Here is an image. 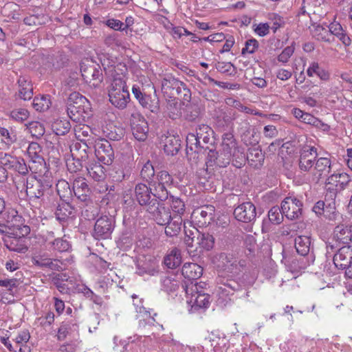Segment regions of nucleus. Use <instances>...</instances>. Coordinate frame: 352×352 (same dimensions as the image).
I'll use <instances>...</instances> for the list:
<instances>
[{
    "label": "nucleus",
    "instance_id": "nucleus-26",
    "mask_svg": "<svg viewBox=\"0 0 352 352\" xmlns=\"http://www.w3.org/2000/svg\"><path fill=\"white\" fill-rule=\"evenodd\" d=\"M194 214L198 222L202 226L208 225L214 219V207L211 205L203 206L196 210Z\"/></svg>",
    "mask_w": 352,
    "mask_h": 352
},
{
    "label": "nucleus",
    "instance_id": "nucleus-56",
    "mask_svg": "<svg viewBox=\"0 0 352 352\" xmlns=\"http://www.w3.org/2000/svg\"><path fill=\"white\" fill-rule=\"evenodd\" d=\"M215 67L219 72L229 76H234L236 74V67L230 62H217Z\"/></svg>",
    "mask_w": 352,
    "mask_h": 352
},
{
    "label": "nucleus",
    "instance_id": "nucleus-50",
    "mask_svg": "<svg viewBox=\"0 0 352 352\" xmlns=\"http://www.w3.org/2000/svg\"><path fill=\"white\" fill-rule=\"evenodd\" d=\"M85 203L86 206L82 211V217L89 221L94 220L99 214L98 205L93 203L91 200Z\"/></svg>",
    "mask_w": 352,
    "mask_h": 352
},
{
    "label": "nucleus",
    "instance_id": "nucleus-23",
    "mask_svg": "<svg viewBox=\"0 0 352 352\" xmlns=\"http://www.w3.org/2000/svg\"><path fill=\"white\" fill-rule=\"evenodd\" d=\"M197 138L201 142L202 145H204V148H209L208 145H212L214 140V131L210 126L207 124H200L197 126L196 131Z\"/></svg>",
    "mask_w": 352,
    "mask_h": 352
},
{
    "label": "nucleus",
    "instance_id": "nucleus-41",
    "mask_svg": "<svg viewBox=\"0 0 352 352\" xmlns=\"http://www.w3.org/2000/svg\"><path fill=\"white\" fill-rule=\"evenodd\" d=\"M86 169L89 175L95 181H101L105 177V168L98 162L89 164Z\"/></svg>",
    "mask_w": 352,
    "mask_h": 352
},
{
    "label": "nucleus",
    "instance_id": "nucleus-52",
    "mask_svg": "<svg viewBox=\"0 0 352 352\" xmlns=\"http://www.w3.org/2000/svg\"><path fill=\"white\" fill-rule=\"evenodd\" d=\"M232 162L234 166L240 168L242 165L245 164L247 160V155L245 154L243 148L237 146L232 153Z\"/></svg>",
    "mask_w": 352,
    "mask_h": 352
},
{
    "label": "nucleus",
    "instance_id": "nucleus-32",
    "mask_svg": "<svg viewBox=\"0 0 352 352\" xmlns=\"http://www.w3.org/2000/svg\"><path fill=\"white\" fill-rule=\"evenodd\" d=\"M164 265L169 269H175L182 263L181 251L177 248H172L164 258Z\"/></svg>",
    "mask_w": 352,
    "mask_h": 352
},
{
    "label": "nucleus",
    "instance_id": "nucleus-43",
    "mask_svg": "<svg viewBox=\"0 0 352 352\" xmlns=\"http://www.w3.org/2000/svg\"><path fill=\"white\" fill-rule=\"evenodd\" d=\"M201 148H204L201 142H199L195 133H190L186 137V153L189 155L190 151L199 153Z\"/></svg>",
    "mask_w": 352,
    "mask_h": 352
},
{
    "label": "nucleus",
    "instance_id": "nucleus-59",
    "mask_svg": "<svg viewBox=\"0 0 352 352\" xmlns=\"http://www.w3.org/2000/svg\"><path fill=\"white\" fill-rule=\"evenodd\" d=\"M192 227V229H189L186 226V223H184V231L185 234V243L188 247H193V241L196 235L199 236L200 234L197 228L195 227L190 226Z\"/></svg>",
    "mask_w": 352,
    "mask_h": 352
},
{
    "label": "nucleus",
    "instance_id": "nucleus-64",
    "mask_svg": "<svg viewBox=\"0 0 352 352\" xmlns=\"http://www.w3.org/2000/svg\"><path fill=\"white\" fill-rule=\"evenodd\" d=\"M104 43L107 46L113 48L122 46L123 42L118 33H113L105 37Z\"/></svg>",
    "mask_w": 352,
    "mask_h": 352
},
{
    "label": "nucleus",
    "instance_id": "nucleus-3",
    "mask_svg": "<svg viewBox=\"0 0 352 352\" xmlns=\"http://www.w3.org/2000/svg\"><path fill=\"white\" fill-rule=\"evenodd\" d=\"M115 225L116 221L113 216H101L95 223L93 236L98 240L109 239L115 228Z\"/></svg>",
    "mask_w": 352,
    "mask_h": 352
},
{
    "label": "nucleus",
    "instance_id": "nucleus-57",
    "mask_svg": "<svg viewBox=\"0 0 352 352\" xmlns=\"http://www.w3.org/2000/svg\"><path fill=\"white\" fill-rule=\"evenodd\" d=\"M167 115L172 120H176L181 116L182 112L179 104L175 100H172L168 103Z\"/></svg>",
    "mask_w": 352,
    "mask_h": 352
},
{
    "label": "nucleus",
    "instance_id": "nucleus-31",
    "mask_svg": "<svg viewBox=\"0 0 352 352\" xmlns=\"http://www.w3.org/2000/svg\"><path fill=\"white\" fill-rule=\"evenodd\" d=\"M326 27L329 28L328 30L329 33H331V38L332 40H333V35H334L341 41L344 45H350L351 40L339 23L333 22L329 25H326Z\"/></svg>",
    "mask_w": 352,
    "mask_h": 352
},
{
    "label": "nucleus",
    "instance_id": "nucleus-17",
    "mask_svg": "<svg viewBox=\"0 0 352 352\" xmlns=\"http://www.w3.org/2000/svg\"><path fill=\"white\" fill-rule=\"evenodd\" d=\"M318 157L317 149L314 146H305L300 151L299 168L302 171L308 172L315 164Z\"/></svg>",
    "mask_w": 352,
    "mask_h": 352
},
{
    "label": "nucleus",
    "instance_id": "nucleus-47",
    "mask_svg": "<svg viewBox=\"0 0 352 352\" xmlns=\"http://www.w3.org/2000/svg\"><path fill=\"white\" fill-rule=\"evenodd\" d=\"M47 245L50 249L58 252H68L72 248L70 243L64 237L57 238L52 241H50L48 242Z\"/></svg>",
    "mask_w": 352,
    "mask_h": 352
},
{
    "label": "nucleus",
    "instance_id": "nucleus-45",
    "mask_svg": "<svg viewBox=\"0 0 352 352\" xmlns=\"http://www.w3.org/2000/svg\"><path fill=\"white\" fill-rule=\"evenodd\" d=\"M23 238H10L5 241V246L10 251L25 253L28 250Z\"/></svg>",
    "mask_w": 352,
    "mask_h": 352
},
{
    "label": "nucleus",
    "instance_id": "nucleus-40",
    "mask_svg": "<svg viewBox=\"0 0 352 352\" xmlns=\"http://www.w3.org/2000/svg\"><path fill=\"white\" fill-rule=\"evenodd\" d=\"M136 267V273L140 276H144L145 274L154 276L155 274L157 272L155 264L150 261H146L145 260L139 259L137 262Z\"/></svg>",
    "mask_w": 352,
    "mask_h": 352
},
{
    "label": "nucleus",
    "instance_id": "nucleus-8",
    "mask_svg": "<svg viewBox=\"0 0 352 352\" xmlns=\"http://www.w3.org/2000/svg\"><path fill=\"white\" fill-rule=\"evenodd\" d=\"M130 123L132 133L138 141H144L148 136V125L145 118L138 112L131 116Z\"/></svg>",
    "mask_w": 352,
    "mask_h": 352
},
{
    "label": "nucleus",
    "instance_id": "nucleus-30",
    "mask_svg": "<svg viewBox=\"0 0 352 352\" xmlns=\"http://www.w3.org/2000/svg\"><path fill=\"white\" fill-rule=\"evenodd\" d=\"M182 217L179 214H173L168 223L165 226V234L168 236H177L181 231L182 225L184 226Z\"/></svg>",
    "mask_w": 352,
    "mask_h": 352
},
{
    "label": "nucleus",
    "instance_id": "nucleus-55",
    "mask_svg": "<svg viewBox=\"0 0 352 352\" xmlns=\"http://www.w3.org/2000/svg\"><path fill=\"white\" fill-rule=\"evenodd\" d=\"M51 102L46 96L35 97L32 105L37 111H45L50 107Z\"/></svg>",
    "mask_w": 352,
    "mask_h": 352
},
{
    "label": "nucleus",
    "instance_id": "nucleus-22",
    "mask_svg": "<svg viewBox=\"0 0 352 352\" xmlns=\"http://www.w3.org/2000/svg\"><path fill=\"white\" fill-rule=\"evenodd\" d=\"M351 181L349 175L344 172L331 174L327 179V184L336 188L338 191H342L346 189Z\"/></svg>",
    "mask_w": 352,
    "mask_h": 352
},
{
    "label": "nucleus",
    "instance_id": "nucleus-44",
    "mask_svg": "<svg viewBox=\"0 0 352 352\" xmlns=\"http://www.w3.org/2000/svg\"><path fill=\"white\" fill-rule=\"evenodd\" d=\"M119 91L129 90L125 76L117 74L113 76L111 83L108 89V93H110V91L118 92Z\"/></svg>",
    "mask_w": 352,
    "mask_h": 352
},
{
    "label": "nucleus",
    "instance_id": "nucleus-4",
    "mask_svg": "<svg viewBox=\"0 0 352 352\" xmlns=\"http://www.w3.org/2000/svg\"><path fill=\"white\" fill-rule=\"evenodd\" d=\"M23 186L21 192L25 191L30 199H40L47 190H50L51 185L49 183L43 184L40 180H36L35 177L29 179L23 178L21 180Z\"/></svg>",
    "mask_w": 352,
    "mask_h": 352
},
{
    "label": "nucleus",
    "instance_id": "nucleus-13",
    "mask_svg": "<svg viewBox=\"0 0 352 352\" xmlns=\"http://www.w3.org/2000/svg\"><path fill=\"white\" fill-rule=\"evenodd\" d=\"M22 281L18 278L0 279V286L3 287L2 292V300L3 302L12 303L18 294V287Z\"/></svg>",
    "mask_w": 352,
    "mask_h": 352
},
{
    "label": "nucleus",
    "instance_id": "nucleus-46",
    "mask_svg": "<svg viewBox=\"0 0 352 352\" xmlns=\"http://www.w3.org/2000/svg\"><path fill=\"white\" fill-rule=\"evenodd\" d=\"M75 132L76 138L82 142L86 147H88L87 143L89 144H93L92 139L90 138L92 132L88 126L83 125L82 126H78L75 129Z\"/></svg>",
    "mask_w": 352,
    "mask_h": 352
},
{
    "label": "nucleus",
    "instance_id": "nucleus-12",
    "mask_svg": "<svg viewBox=\"0 0 352 352\" xmlns=\"http://www.w3.org/2000/svg\"><path fill=\"white\" fill-rule=\"evenodd\" d=\"M163 201H157V204L151 205V207H148L146 210L151 217L160 226H165L173 216L170 209L162 204Z\"/></svg>",
    "mask_w": 352,
    "mask_h": 352
},
{
    "label": "nucleus",
    "instance_id": "nucleus-14",
    "mask_svg": "<svg viewBox=\"0 0 352 352\" xmlns=\"http://www.w3.org/2000/svg\"><path fill=\"white\" fill-rule=\"evenodd\" d=\"M239 133L241 141L247 146H254L259 142V135L256 129L250 125L247 120L240 123Z\"/></svg>",
    "mask_w": 352,
    "mask_h": 352
},
{
    "label": "nucleus",
    "instance_id": "nucleus-33",
    "mask_svg": "<svg viewBox=\"0 0 352 352\" xmlns=\"http://www.w3.org/2000/svg\"><path fill=\"white\" fill-rule=\"evenodd\" d=\"M19 97L24 100H30L33 96V86L31 82L24 76L18 79Z\"/></svg>",
    "mask_w": 352,
    "mask_h": 352
},
{
    "label": "nucleus",
    "instance_id": "nucleus-9",
    "mask_svg": "<svg viewBox=\"0 0 352 352\" xmlns=\"http://www.w3.org/2000/svg\"><path fill=\"white\" fill-rule=\"evenodd\" d=\"M173 177L166 170L158 172L153 181H151L150 185L154 187V190L160 197L165 199L168 197V192L166 188L167 186H170L173 183Z\"/></svg>",
    "mask_w": 352,
    "mask_h": 352
},
{
    "label": "nucleus",
    "instance_id": "nucleus-48",
    "mask_svg": "<svg viewBox=\"0 0 352 352\" xmlns=\"http://www.w3.org/2000/svg\"><path fill=\"white\" fill-rule=\"evenodd\" d=\"M70 129V122L67 120H56L52 124V130L57 135L67 134Z\"/></svg>",
    "mask_w": 352,
    "mask_h": 352
},
{
    "label": "nucleus",
    "instance_id": "nucleus-37",
    "mask_svg": "<svg viewBox=\"0 0 352 352\" xmlns=\"http://www.w3.org/2000/svg\"><path fill=\"white\" fill-rule=\"evenodd\" d=\"M206 284L204 282H197L196 280L186 283L182 285V287L185 291L187 297L201 294L205 293Z\"/></svg>",
    "mask_w": 352,
    "mask_h": 352
},
{
    "label": "nucleus",
    "instance_id": "nucleus-2",
    "mask_svg": "<svg viewBox=\"0 0 352 352\" xmlns=\"http://www.w3.org/2000/svg\"><path fill=\"white\" fill-rule=\"evenodd\" d=\"M32 262L34 265L42 270L54 271H63L65 270L67 264L72 262L71 258L65 259L52 258L47 252H38L32 256Z\"/></svg>",
    "mask_w": 352,
    "mask_h": 352
},
{
    "label": "nucleus",
    "instance_id": "nucleus-35",
    "mask_svg": "<svg viewBox=\"0 0 352 352\" xmlns=\"http://www.w3.org/2000/svg\"><path fill=\"white\" fill-rule=\"evenodd\" d=\"M264 160L265 156L261 149L258 148L249 149V152L247 155V160L250 166H253L254 168H259L263 166Z\"/></svg>",
    "mask_w": 352,
    "mask_h": 352
},
{
    "label": "nucleus",
    "instance_id": "nucleus-25",
    "mask_svg": "<svg viewBox=\"0 0 352 352\" xmlns=\"http://www.w3.org/2000/svg\"><path fill=\"white\" fill-rule=\"evenodd\" d=\"M203 274V268L195 263H186L182 268V274L190 281L197 280Z\"/></svg>",
    "mask_w": 352,
    "mask_h": 352
},
{
    "label": "nucleus",
    "instance_id": "nucleus-20",
    "mask_svg": "<svg viewBox=\"0 0 352 352\" xmlns=\"http://www.w3.org/2000/svg\"><path fill=\"white\" fill-rule=\"evenodd\" d=\"M295 248L298 254L305 256H308L311 261L314 260L313 254V246L311 239L309 236L299 235L295 238Z\"/></svg>",
    "mask_w": 352,
    "mask_h": 352
},
{
    "label": "nucleus",
    "instance_id": "nucleus-42",
    "mask_svg": "<svg viewBox=\"0 0 352 352\" xmlns=\"http://www.w3.org/2000/svg\"><path fill=\"white\" fill-rule=\"evenodd\" d=\"M180 283V279L176 275L166 276L162 280V289L167 293L175 292L179 289Z\"/></svg>",
    "mask_w": 352,
    "mask_h": 352
},
{
    "label": "nucleus",
    "instance_id": "nucleus-39",
    "mask_svg": "<svg viewBox=\"0 0 352 352\" xmlns=\"http://www.w3.org/2000/svg\"><path fill=\"white\" fill-rule=\"evenodd\" d=\"M181 147V140L178 137H166L164 141V150L167 155H175L179 151Z\"/></svg>",
    "mask_w": 352,
    "mask_h": 352
},
{
    "label": "nucleus",
    "instance_id": "nucleus-6",
    "mask_svg": "<svg viewBox=\"0 0 352 352\" xmlns=\"http://www.w3.org/2000/svg\"><path fill=\"white\" fill-rule=\"evenodd\" d=\"M86 102V98L78 92L69 94L67 101V112L70 119L74 121L79 119V116L84 111Z\"/></svg>",
    "mask_w": 352,
    "mask_h": 352
},
{
    "label": "nucleus",
    "instance_id": "nucleus-51",
    "mask_svg": "<svg viewBox=\"0 0 352 352\" xmlns=\"http://www.w3.org/2000/svg\"><path fill=\"white\" fill-rule=\"evenodd\" d=\"M197 240L199 246L207 251L210 250L214 247V238L209 233L199 234Z\"/></svg>",
    "mask_w": 352,
    "mask_h": 352
},
{
    "label": "nucleus",
    "instance_id": "nucleus-54",
    "mask_svg": "<svg viewBox=\"0 0 352 352\" xmlns=\"http://www.w3.org/2000/svg\"><path fill=\"white\" fill-rule=\"evenodd\" d=\"M284 216L281 207L274 206L268 212L270 221L276 225L280 224L283 221Z\"/></svg>",
    "mask_w": 352,
    "mask_h": 352
},
{
    "label": "nucleus",
    "instance_id": "nucleus-61",
    "mask_svg": "<svg viewBox=\"0 0 352 352\" xmlns=\"http://www.w3.org/2000/svg\"><path fill=\"white\" fill-rule=\"evenodd\" d=\"M132 93L142 107H148V104L150 98L148 96L143 94L138 86H133Z\"/></svg>",
    "mask_w": 352,
    "mask_h": 352
},
{
    "label": "nucleus",
    "instance_id": "nucleus-10",
    "mask_svg": "<svg viewBox=\"0 0 352 352\" xmlns=\"http://www.w3.org/2000/svg\"><path fill=\"white\" fill-rule=\"evenodd\" d=\"M281 210L288 219H296L302 215V203L295 197H287L281 203Z\"/></svg>",
    "mask_w": 352,
    "mask_h": 352
},
{
    "label": "nucleus",
    "instance_id": "nucleus-27",
    "mask_svg": "<svg viewBox=\"0 0 352 352\" xmlns=\"http://www.w3.org/2000/svg\"><path fill=\"white\" fill-rule=\"evenodd\" d=\"M108 95L111 104L120 109H124L130 100L129 91H110Z\"/></svg>",
    "mask_w": 352,
    "mask_h": 352
},
{
    "label": "nucleus",
    "instance_id": "nucleus-60",
    "mask_svg": "<svg viewBox=\"0 0 352 352\" xmlns=\"http://www.w3.org/2000/svg\"><path fill=\"white\" fill-rule=\"evenodd\" d=\"M10 116L12 120L18 122H23L28 118L29 111L23 108L16 109L10 111Z\"/></svg>",
    "mask_w": 352,
    "mask_h": 352
},
{
    "label": "nucleus",
    "instance_id": "nucleus-19",
    "mask_svg": "<svg viewBox=\"0 0 352 352\" xmlns=\"http://www.w3.org/2000/svg\"><path fill=\"white\" fill-rule=\"evenodd\" d=\"M74 195L82 202H89L90 200L91 190L84 177H78L73 181L72 186Z\"/></svg>",
    "mask_w": 352,
    "mask_h": 352
},
{
    "label": "nucleus",
    "instance_id": "nucleus-62",
    "mask_svg": "<svg viewBox=\"0 0 352 352\" xmlns=\"http://www.w3.org/2000/svg\"><path fill=\"white\" fill-rule=\"evenodd\" d=\"M226 102L228 105L233 107L240 111L245 112L248 114H254L253 110L250 108L244 106L239 100L232 98H228L226 99Z\"/></svg>",
    "mask_w": 352,
    "mask_h": 352
},
{
    "label": "nucleus",
    "instance_id": "nucleus-58",
    "mask_svg": "<svg viewBox=\"0 0 352 352\" xmlns=\"http://www.w3.org/2000/svg\"><path fill=\"white\" fill-rule=\"evenodd\" d=\"M170 208L173 210V214H179L181 217L185 212L184 202L179 197L171 196Z\"/></svg>",
    "mask_w": 352,
    "mask_h": 352
},
{
    "label": "nucleus",
    "instance_id": "nucleus-53",
    "mask_svg": "<svg viewBox=\"0 0 352 352\" xmlns=\"http://www.w3.org/2000/svg\"><path fill=\"white\" fill-rule=\"evenodd\" d=\"M140 176L142 179L150 185L151 181L155 179V170L150 162H147L142 168L140 171Z\"/></svg>",
    "mask_w": 352,
    "mask_h": 352
},
{
    "label": "nucleus",
    "instance_id": "nucleus-49",
    "mask_svg": "<svg viewBox=\"0 0 352 352\" xmlns=\"http://www.w3.org/2000/svg\"><path fill=\"white\" fill-rule=\"evenodd\" d=\"M307 74L309 77H312L314 74H316L322 80H327L329 78V72L320 67L319 64L316 62L311 63L307 70Z\"/></svg>",
    "mask_w": 352,
    "mask_h": 352
},
{
    "label": "nucleus",
    "instance_id": "nucleus-29",
    "mask_svg": "<svg viewBox=\"0 0 352 352\" xmlns=\"http://www.w3.org/2000/svg\"><path fill=\"white\" fill-rule=\"evenodd\" d=\"M348 226L343 224L337 226L333 231V238L336 242L343 245H349L352 241V234Z\"/></svg>",
    "mask_w": 352,
    "mask_h": 352
},
{
    "label": "nucleus",
    "instance_id": "nucleus-34",
    "mask_svg": "<svg viewBox=\"0 0 352 352\" xmlns=\"http://www.w3.org/2000/svg\"><path fill=\"white\" fill-rule=\"evenodd\" d=\"M331 160L327 157H319L316 159L314 170H316L314 178L316 182H318L322 175H326L331 170Z\"/></svg>",
    "mask_w": 352,
    "mask_h": 352
},
{
    "label": "nucleus",
    "instance_id": "nucleus-21",
    "mask_svg": "<svg viewBox=\"0 0 352 352\" xmlns=\"http://www.w3.org/2000/svg\"><path fill=\"white\" fill-rule=\"evenodd\" d=\"M333 263L340 270H344L352 261V248L349 245L340 248L333 256Z\"/></svg>",
    "mask_w": 352,
    "mask_h": 352
},
{
    "label": "nucleus",
    "instance_id": "nucleus-63",
    "mask_svg": "<svg viewBox=\"0 0 352 352\" xmlns=\"http://www.w3.org/2000/svg\"><path fill=\"white\" fill-rule=\"evenodd\" d=\"M200 114V109L196 104L186 105V118L190 121L195 120Z\"/></svg>",
    "mask_w": 352,
    "mask_h": 352
},
{
    "label": "nucleus",
    "instance_id": "nucleus-24",
    "mask_svg": "<svg viewBox=\"0 0 352 352\" xmlns=\"http://www.w3.org/2000/svg\"><path fill=\"white\" fill-rule=\"evenodd\" d=\"M219 267L223 271L238 274L237 259L231 254L221 253L219 255Z\"/></svg>",
    "mask_w": 352,
    "mask_h": 352
},
{
    "label": "nucleus",
    "instance_id": "nucleus-36",
    "mask_svg": "<svg viewBox=\"0 0 352 352\" xmlns=\"http://www.w3.org/2000/svg\"><path fill=\"white\" fill-rule=\"evenodd\" d=\"M188 302L191 305L192 309H205L210 305V296L206 292L188 297Z\"/></svg>",
    "mask_w": 352,
    "mask_h": 352
},
{
    "label": "nucleus",
    "instance_id": "nucleus-28",
    "mask_svg": "<svg viewBox=\"0 0 352 352\" xmlns=\"http://www.w3.org/2000/svg\"><path fill=\"white\" fill-rule=\"evenodd\" d=\"M27 168L28 174L31 172L34 175L43 176L48 172V168L43 157H36L33 160H29Z\"/></svg>",
    "mask_w": 352,
    "mask_h": 352
},
{
    "label": "nucleus",
    "instance_id": "nucleus-5",
    "mask_svg": "<svg viewBox=\"0 0 352 352\" xmlns=\"http://www.w3.org/2000/svg\"><path fill=\"white\" fill-rule=\"evenodd\" d=\"M94 147L98 161L105 165L111 164L114 159V151L108 140L98 138L94 141Z\"/></svg>",
    "mask_w": 352,
    "mask_h": 352
},
{
    "label": "nucleus",
    "instance_id": "nucleus-15",
    "mask_svg": "<svg viewBox=\"0 0 352 352\" xmlns=\"http://www.w3.org/2000/svg\"><path fill=\"white\" fill-rule=\"evenodd\" d=\"M234 215L239 221L251 223L256 219V207L250 201L244 202L234 209Z\"/></svg>",
    "mask_w": 352,
    "mask_h": 352
},
{
    "label": "nucleus",
    "instance_id": "nucleus-38",
    "mask_svg": "<svg viewBox=\"0 0 352 352\" xmlns=\"http://www.w3.org/2000/svg\"><path fill=\"white\" fill-rule=\"evenodd\" d=\"M311 33L316 39L320 41L331 43L333 40L331 38V33L323 25L319 24L312 25Z\"/></svg>",
    "mask_w": 352,
    "mask_h": 352
},
{
    "label": "nucleus",
    "instance_id": "nucleus-18",
    "mask_svg": "<svg viewBox=\"0 0 352 352\" xmlns=\"http://www.w3.org/2000/svg\"><path fill=\"white\" fill-rule=\"evenodd\" d=\"M218 294L220 296H228L232 295L234 292L239 291L242 285L236 280L220 276L217 278Z\"/></svg>",
    "mask_w": 352,
    "mask_h": 352
},
{
    "label": "nucleus",
    "instance_id": "nucleus-1",
    "mask_svg": "<svg viewBox=\"0 0 352 352\" xmlns=\"http://www.w3.org/2000/svg\"><path fill=\"white\" fill-rule=\"evenodd\" d=\"M135 197L138 204L146 211L151 205L157 204L158 201H165L160 197L154 190V187L144 183H138L135 186Z\"/></svg>",
    "mask_w": 352,
    "mask_h": 352
},
{
    "label": "nucleus",
    "instance_id": "nucleus-16",
    "mask_svg": "<svg viewBox=\"0 0 352 352\" xmlns=\"http://www.w3.org/2000/svg\"><path fill=\"white\" fill-rule=\"evenodd\" d=\"M55 216L56 219L65 227L75 218L76 209L69 202L61 201L56 207Z\"/></svg>",
    "mask_w": 352,
    "mask_h": 352
},
{
    "label": "nucleus",
    "instance_id": "nucleus-7",
    "mask_svg": "<svg viewBox=\"0 0 352 352\" xmlns=\"http://www.w3.org/2000/svg\"><path fill=\"white\" fill-rule=\"evenodd\" d=\"M0 163L7 169L17 172L25 176L28 175V168L23 158L16 157L8 153H0Z\"/></svg>",
    "mask_w": 352,
    "mask_h": 352
},
{
    "label": "nucleus",
    "instance_id": "nucleus-11",
    "mask_svg": "<svg viewBox=\"0 0 352 352\" xmlns=\"http://www.w3.org/2000/svg\"><path fill=\"white\" fill-rule=\"evenodd\" d=\"M184 84V82L179 80L174 76L167 75L163 78L161 82L162 92L165 97L175 99L179 95Z\"/></svg>",
    "mask_w": 352,
    "mask_h": 352
}]
</instances>
